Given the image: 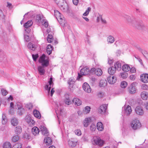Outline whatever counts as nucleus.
<instances>
[{"mask_svg": "<svg viewBox=\"0 0 148 148\" xmlns=\"http://www.w3.org/2000/svg\"><path fill=\"white\" fill-rule=\"evenodd\" d=\"M28 48L32 51H34L36 48L35 45L32 43L29 42L27 45Z\"/></svg>", "mask_w": 148, "mask_h": 148, "instance_id": "34", "label": "nucleus"}, {"mask_svg": "<svg viewBox=\"0 0 148 148\" xmlns=\"http://www.w3.org/2000/svg\"><path fill=\"white\" fill-rule=\"evenodd\" d=\"M73 4L75 5H77L79 2V0H73Z\"/></svg>", "mask_w": 148, "mask_h": 148, "instance_id": "64", "label": "nucleus"}, {"mask_svg": "<svg viewBox=\"0 0 148 148\" xmlns=\"http://www.w3.org/2000/svg\"><path fill=\"white\" fill-rule=\"evenodd\" d=\"M32 132L34 135L36 136L38 134L39 130L37 127H34L32 129Z\"/></svg>", "mask_w": 148, "mask_h": 148, "instance_id": "20", "label": "nucleus"}, {"mask_svg": "<svg viewBox=\"0 0 148 148\" xmlns=\"http://www.w3.org/2000/svg\"><path fill=\"white\" fill-rule=\"evenodd\" d=\"M116 77L113 75H110L107 77L108 82L111 84H114L116 82Z\"/></svg>", "mask_w": 148, "mask_h": 148, "instance_id": "8", "label": "nucleus"}, {"mask_svg": "<svg viewBox=\"0 0 148 148\" xmlns=\"http://www.w3.org/2000/svg\"><path fill=\"white\" fill-rule=\"evenodd\" d=\"M53 36L52 35L48 34L47 38V40L49 43H51L53 41Z\"/></svg>", "mask_w": 148, "mask_h": 148, "instance_id": "44", "label": "nucleus"}, {"mask_svg": "<svg viewBox=\"0 0 148 148\" xmlns=\"http://www.w3.org/2000/svg\"><path fill=\"white\" fill-rule=\"evenodd\" d=\"M24 38L25 40L27 42L29 41L30 40V39L29 38V36L27 35H25Z\"/></svg>", "mask_w": 148, "mask_h": 148, "instance_id": "61", "label": "nucleus"}, {"mask_svg": "<svg viewBox=\"0 0 148 148\" xmlns=\"http://www.w3.org/2000/svg\"><path fill=\"white\" fill-rule=\"evenodd\" d=\"M1 91L2 95L3 96H5L8 93L7 91L4 89H2Z\"/></svg>", "mask_w": 148, "mask_h": 148, "instance_id": "54", "label": "nucleus"}, {"mask_svg": "<svg viewBox=\"0 0 148 148\" xmlns=\"http://www.w3.org/2000/svg\"><path fill=\"white\" fill-rule=\"evenodd\" d=\"M45 18L42 15H37L36 17V21L39 23H41L44 20Z\"/></svg>", "mask_w": 148, "mask_h": 148, "instance_id": "19", "label": "nucleus"}, {"mask_svg": "<svg viewBox=\"0 0 148 148\" xmlns=\"http://www.w3.org/2000/svg\"><path fill=\"white\" fill-rule=\"evenodd\" d=\"M54 15L60 25L62 26L64 25L66 21L63 16L57 10H54Z\"/></svg>", "mask_w": 148, "mask_h": 148, "instance_id": "2", "label": "nucleus"}, {"mask_svg": "<svg viewBox=\"0 0 148 148\" xmlns=\"http://www.w3.org/2000/svg\"><path fill=\"white\" fill-rule=\"evenodd\" d=\"M38 54L34 55H32V57L34 60L36 61V60L37 58H38Z\"/></svg>", "mask_w": 148, "mask_h": 148, "instance_id": "57", "label": "nucleus"}, {"mask_svg": "<svg viewBox=\"0 0 148 148\" xmlns=\"http://www.w3.org/2000/svg\"><path fill=\"white\" fill-rule=\"evenodd\" d=\"M91 8L90 7H88L87 10L86 12L83 14V15L84 16H87L89 13V12L91 10Z\"/></svg>", "mask_w": 148, "mask_h": 148, "instance_id": "51", "label": "nucleus"}, {"mask_svg": "<svg viewBox=\"0 0 148 148\" xmlns=\"http://www.w3.org/2000/svg\"><path fill=\"white\" fill-rule=\"evenodd\" d=\"M52 50V46L50 44L49 45L47 46L46 49V51L49 55L51 53Z\"/></svg>", "mask_w": 148, "mask_h": 148, "instance_id": "28", "label": "nucleus"}, {"mask_svg": "<svg viewBox=\"0 0 148 148\" xmlns=\"http://www.w3.org/2000/svg\"><path fill=\"white\" fill-rule=\"evenodd\" d=\"M90 69L87 67H86L81 69L80 71V74L78 73V78L79 79L82 76V75H85L88 74L90 73Z\"/></svg>", "mask_w": 148, "mask_h": 148, "instance_id": "6", "label": "nucleus"}, {"mask_svg": "<svg viewBox=\"0 0 148 148\" xmlns=\"http://www.w3.org/2000/svg\"><path fill=\"white\" fill-rule=\"evenodd\" d=\"M40 132H42L43 135L45 136H47L49 135V132L46 127L44 126L43 125L40 126Z\"/></svg>", "mask_w": 148, "mask_h": 148, "instance_id": "12", "label": "nucleus"}, {"mask_svg": "<svg viewBox=\"0 0 148 148\" xmlns=\"http://www.w3.org/2000/svg\"><path fill=\"white\" fill-rule=\"evenodd\" d=\"M142 53L144 56L148 60V52L145 50H143Z\"/></svg>", "mask_w": 148, "mask_h": 148, "instance_id": "48", "label": "nucleus"}, {"mask_svg": "<svg viewBox=\"0 0 148 148\" xmlns=\"http://www.w3.org/2000/svg\"><path fill=\"white\" fill-rule=\"evenodd\" d=\"M90 130L92 131H94L96 129V127L95 124H92L90 127Z\"/></svg>", "mask_w": 148, "mask_h": 148, "instance_id": "50", "label": "nucleus"}, {"mask_svg": "<svg viewBox=\"0 0 148 148\" xmlns=\"http://www.w3.org/2000/svg\"><path fill=\"white\" fill-rule=\"evenodd\" d=\"M135 27L139 29H143L144 27V26L142 24L139 23H137L135 25Z\"/></svg>", "mask_w": 148, "mask_h": 148, "instance_id": "43", "label": "nucleus"}, {"mask_svg": "<svg viewBox=\"0 0 148 148\" xmlns=\"http://www.w3.org/2000/svg\"><path fill=\"white\" fill-rule=\"evenodd\" d=\"M41 23L42 25L44 26L45 27H48V22L45 19V18H44V20H43V21Z\"/></svg>", "mask_w": 148, "mask_h": 148, "instance_id": "47", "label": "nucleus"}, {"mask_svg": "<svg viewBox=\"0 0 148 148\" xmlns=\"http://www.w3.org/2000/svg\"><path fill=\"white\" fill-rule=\"evenodd\" d=\"M46 56L45 55L43 54L41 56L39 60V62L41 63L42 66H39L38 67V70L40 75H43L45 73L44 67H47L49 64V61L45 59Z\"/></svg>", "mask_w": 148, "mask_h": 148, "instance_id": "1", "label": "nucleus"}, {"mask_svg": "<svg viewBox=\"0 0 148 148\" xmlns=\"http://www.w3.org/2000/svg\"><path fill=\"white\" fill-rule=\"evenodd\" d=\"M127 86V83L126 82H123L121 83V86L122 88H125Z\"/></svg>", "mask_w": 148, "mask_h": 148, "instance_id": "52", "label": "nucleus"}, {"mask_svg": "<svg viewBox=\"0 0 148 148\" xmlns=\"http://www.w3.org/2000/svg\"><path fill=\"white\" fill-rule=\"evenodd\" d=\"M25 120L30 125H33L35 123V122L29 116H28Z\"/></svg>", "mask_w": 148, "mask_h": 148, "instance_id": "26", "label": "nucleus"}, {"mask_svg": "<svg viewBox=\"0 0 148 148\" xmlns=\"http://www.w3.org/2000/svg\"><path fill=\"white\" fill-rule=\"evenodd\" d=\"M136 83L133 82L132 83L129 88V91L131 94L134 93L136 92V89L135 86Z\"/></svg>", "mask_w": 148, "mask_h": 148, "instance_id": "10", "label": "nucleus"}, {"mask_svg": "<svg viewBox=\"0 0 148 148\" xmlns=\"http://www.w3.org/2000/svg\"><path fill=\"white\" fill-rule=\"evenodd\" d=\"M3 148H11V144L9 142H6L3 144Z\"/></svg>", "mask_w": 148, "mask_h": 148, "instance_id": "45", "label": "nucleus"}, {"mask_svg": "<svg viewBox=\"0 0 148 148\" xmlns=\"http://www.w3.org/2000/svg\"><path fill=\"white\" fill-rule=\"evenodd\" d=\"M82 88L83 90L86 92L90 93L91 92V89L89 84L85 82L83 85Z\"/></svg>", "mask_w": 148, "mask_h": 148, "instance_id": "11", "label": "nucleus"}, {"mask_svg": "<svg viewBox=\"0 0 148 148\" xmlns=\"http://www.w3.org/2000/svg\"><path fill=\"white\" fill-rule=\"evenodd\" d=\"M125 18L126 19L128 22L130 24L133 23L134 20V18L133 17H131L130 16L126 15Z\"/></svg>", "mask_w": 148, "mask_h": 148, "instance_id": "21", "label": "nucleus"}, {"mask_svg": "<svg viewBox=\"0 0 148 148\" xmlns=\"http://www.w3.org/2000/svg\"><path fill=\"white\" fill-rule=\"evenodd\" d=\"M14 131L16 134H20L22 132L21 127L20 126H17L15 128Z\"/></svg>", "mask_w": 148, "mask_h": 148, "instance_id": "35", "label": "nucleus"}, {"mask_svg": "<svg viewBox=\"0 0 148 148\" xmlns=\"http://www.w3.org/2000/svg\"><path fill=\"white\" fill-rule=\"evenodd\" d=\"M65 96L66 97L65 100V103L68 105L70 104L71 103V102L70 101V99H69V96L66 95H65Z\"/></svg>", "mask_w": 148, "mask_h": 148, "instance_id": "46", "label": "nucleus"}, {"mask_svg": "<svg viewBox=\"0 0 148 148\" xmlns=\"http://www.w3.org/2000/svg\"><path fill=\"white\" fill-rule=\"evenodd\" d=\"M24 137L27 139H30V136L27 133H25L24 134Z\"/></svg>", "mask_w": 148, "mask_h": 148, "instance_id": "60", "label": "nucleus"}, {"mask_svg": "<svg viewBox=\"0 0 148 148\" xmlns=\"http://www.w3.org/2000/svg\"><path fill=\"white\" fill-rule=\"evenodd\" d=\"M92 143L94 145L101 146L103 145L104 142L99 137L95 136L92 139Z\"/></svg>", "mask_w": 148, "mask_h": 148, "instance_id": "4", "label": "nucleus"}, {"mask_svg": "<svg viewBox=\"0 0 148 148\" xmlns=\"http://www.w3.org/2000/svg\"><path fill=\"white\" fill-rule=\"evenodd\" d=\"M107 82L106 80H101L99 82V86L100 87H105L107 86Z\"/></svg>", "mask_w": 148, "mask_h": 148, "instance_id": "33", "label": "nucleus"}, {"mask_svg": "<svg viewBox=\"0 0 148 148\" xmlns=\"http://www.w3.org/2000/svg\"><path fill=\"white\" fill-rule=\"evenodd\" d=\"M52 79H53L52 77L50 78L48 82L49 85L46 84L45 86V88L46 90H47V92H48V94L49 95L50 93V95L51 97L52 96L53 94L55 92L54 88H52L50 92L51 87V86H53V83L52 81Z\"/></svg>", "mask_w": 148, "mask_h": 148, "instance_id": "3", "label": "nucleus"}, {"mask_svg": "<svg viewBox=\"0 0 148 148\" xmlns=\"http://www.w3.org/2000/svg\"><path fill=\"white\" fill-rule=\"evenodd\" d=\"M131 126L133 129L136 130L141 127V124L138 120L135 119L132 121Z\"/></svg>", "mask_w": 148, "mask_h": 148, "instance_id": "5", "label": "nucleus"}, {"mask_svg": "<svg viewBox=\"0 0 148 148\" xmlns=\"http://www.w3.org/2000/svg\"><path fill=\"white\" fill-rule=\"evenodd\" d=\"M20 103L19 102H18L17 103V104L18 109V114L21 115L22 114V112L24 110L23 108L22 107V106L20 105Z\"/></svg>", "mask_w": 148, "mask_h": 148, "instance_id": "24", "label": "nucleus"}, {"mask_svg": "<svg viewBox=\"0 0 148 148\" xmlns=\"http://www.w3.org/2000/svg\"><path fill=\"white\" fill-rule=\"evenodd\" d=\"M136 113L139 115H143L144 114V111L143 108L140 106L136 107L135 109Z\"/></svg>", "mask_w": 148, "mask_h": 148, "instance_id": "13", "label": "nucleus"}, {"mask_svg": "<svg viewBox=\"0 0 148 148\" xmlns=\"http://www.w3.org/2000/svg\"><path fill=\"white\" fill-rule=\"evenodd\" d=\"M55 2L58 5L59 4L61 3V0H54Z\"/></svg>", "mask_w": 148, "mask_h": 148, "instance_id": "63", "label": "nucleus"}, {"mask_svg": "<svg viewBox=\"0 0 148 148\" xmlns=\"http://www.w3.org/2000/svg\"><path fill=\"white\" fill-rule=\"evenodd\" d=\"M7 121L6 115L5 114H3L2 116V123L3 124L5 125Z\"/></svg>", "mask_w": 148, "mask_h": 148, "instance_id": "38", "label": "nucleus"}, {"mask_svg": "<svg viewBox=\"0 0 148 148\" xmlns=\"http://www.w3.org/2000/svg\"><path fill=\"white\" fill-rule=\"evenodd\" d=\"M120 75L121 77L123 79L126 78L127 76V74L126 73H121Z\"/></svg>", "mask_w": 148, "mask_h": 148, "instance_id": "53", "label": "nucleus"}, {"mask_svg": "<svg viewBox=\"0 0 148 148\" xmlns=\"http://www.w3.org/2000/svg\"><path fill=\"white\" fill-rule=\"evenodd\" d=\"M130 72L131 73H134L136 72V69L134 67H132L131 69L130 68Z\"/></svg>", "mask_w": 148, "mask_h": 148, "instance_id": "58", "label": "nucleus"}, {"mask_svg": "<svg viewBox=\"0 0 148 148\" xmlns=\"http://www.w3.org/2000/svg\"><path fill=\"white\" fill-rule=\"evenodd\" d=\"M22 145L20 143H19L15 145L12 148H21Z\"/></svg>", "mask_w": 148, "mask_h": 148, "instance_id": "56", "label": "nucleus"}, {"mask_svg": "<svg viewBox=\"0 0 148 148\" xmlns=\"http://www.w3.org/2000/svg\"><path fill=\"white\" fill-rule=\"evenodd\" d=\"M107 40L108 43L111 44L114 42L115 39L113 37L110 35L108 37Z\"/></svg>", "mask_w": 148, "mask_h": 148, "instance_id": "29", "label": "nucleus"}, {"mask_svg": "<svg viewBox=\"0 0 148 148\" xmlns=\"http://www.w3.org/2000/svg\"><path fill=\"white\" fill-rule=\"evenodd\" d=\"M44 142L47 145H51L52 140L50 137H47L45 138Z\"/></svg>", "mask_w": 148, "mask_h": 148, "instance_id": "22", "label": "nucleus"}, {"mask_svg": "<svg viewBox=\"0 0 148 148\" xmlns=\"http://www.w3.org/2000/svg\"><path fill=\"white\" fill-rule=\"evenodd\" d=\"M103 95V93L101 92H99L98 93V96L100 98L102 97Z\"/></svg>", "mask_w": 148, "mask_h": 148, "instance_id": "59", "label": "nucleus"}, {"mask_svg": "<svg viewBox=\"0 0 148 148\" xmlns=\"http://www.w3.org/2000/svg\"><path fill=\"white\" fill-rule=\"evenodd\" d=\"M62 106L61 105H60L59 106L57 105V108H56V112L59 124H60V120L59 119V115H61L62 114Z\"/></svg>", "mask_w": 148, "mask_h": 148, "instance_id": "9", "label": "nucleus"}, {"mask_svg": "<svg viewBox=\"0 0 148 148\" xmlns=\"http://www.w3.org/2000/svg\"><path fill=\"white\" fill-rule=\"evenodd\" d=\"M33 24V22L32 20H29L24 25V27L26 28L31 27Z\"/></svg>", "mask_w": 148, "mask_h": 148, "instance_id": "32", "label": "nucleus"}, {"mask_svg": "<svg viewBox=\"0 0 148 148\" xmlns=\"http://www.w3.org/2000/svg\"><path fill=\"white\" fill-rule=\"evenodd\" d=\"M147 93L145 91L142 92L141 94V96L142 99L144 100L147 99Z\"/></svg>", "mask_w": 148, "mask_h": 148, "instance_id": "36", "label": "nucleus"}, {"mask_svg": "<svg viewBox=\"0 0 148 148\" xmlns=\"http://www.w3.org/2000/svg\"><path fill=\"white\" fill-rule=\"evenodd\" d=\"M123 70L125 72H128L130 70V68L128 65H123L122 67Z\"/></svg>", "mask_w": 148, "mask_h": 148, "instance_id": "39", "label": "nucleus"}, {"mask_svg": "<svg viewBox=\"0 0 148 148\" xmlns=\"http://www.w3.org/2000/svg\"><path fill=\"white\" fill-rule=\"evenodd\" d=\"M141 81L144 83L148 82V74H144L140 76Z\"/></svg>", "mask_w": 148, "mask_h": 148, "instance_id": "17", "label": "nucleus"}, {"mask_svg": "<svg viewBox=\"0 0 148 148\" xmlns=\"http://www.w3.org/2000/svg\"><path fill=\"white\" fill-rule=\"evenodd\" d=\"M121 64L119 62H117L114 64V68L117 70L119 71L121 69Z\"/></svg>", "mask_w": 148, "mask_h": 148, "instance_id": "23", "label": "nucleus"}, {"mask_svg": "<svg viewBox=\"0 0 148 148\" xmlns=\"http://www.w3.org/2000/svg\"><path fill=\"white\" fill-rule=\"evenodd\" d=\"M75 134L79 136H80L81 134V131L79 130H76L75 131Z\"/></svg>", "mask_w": 148, "mask_h": 148, "instance_id": "55", "label": "nucleus"}, {"mask_svg": "<svg viewBox=\"0 0 148 148\" xmlns=\"http://www.w3.org/2000/svg\"><path fill=\"white\" fill-rule=\"evenodd\" d=\"M61 3L59 4L58 6L61 10L64 12L67 11L68 9V6L65 2H64L63 0H61Z\"/></svg>", "mask_w": 148, "mask_h": 148, "instance_id": "7", "label": "nucleus"}, {"mask_svg": "<svg viewBox=\"0 0 148 148\" xmlns=\"http://www.w3.org/2000/svg\"><path fill=\"white\" fill-rule=\"evenodd\" d=\"M107 107L106 104L101 105L98 109V112L100 114H103L106 112Z\"/></svg>", "mask_w": 148, "mask_h": 148, "instance_id": "15", "label": "nucleus"}, {"mask_svg": "<svg viewBox=\"0 0 148 148\" xmlns=\"http://www.w3.org/2000/svg\"><path fill=\"white\" fill-rule=\"evenodd\" d=\"M97 129L99 131H102L103 129V124L101 122H99L97 125Z\"/></svg>", "mask_w": 148, "mask_h": 148, "instance_id": "27", "label": "nucleus"}, {"mask_svg": "<svg viewBox=\"0 0 148 148\" xmlns=\"http://www.w3.org/2000/svg\"><path fill=\"white\" fill-rule=\"evenodd\" d=\"M75 82V79L71 78H69L68 81V84L69 85V87L70 89L73 88L74 84Z\"/></svg>", "mask_w": 148, "mask_h": 148, "instance_id": "18", "label": "nucleus"}, {"mask_svg": "<svg viewBox=\"0 0 148 148\" xmlns=\"http://www.w3.org/2000/svg\"><path fill=\"white\" fill-rule=\"evenodd\" d=\"M77 144V141H73L72 140H69L68 142V144L69 146L72 147H75Z\"/></svg>", "mask_w": 148, "mask_h": 148, "instance_id": "25", "label": "nucleus"}, {"mask_svg": "<svg viewBox=\"0 0 148 148\" xmlns=\"http://www.w3.org/2000/svg\"><path fill=\"white\" fill-rule=\"evenodd\" d=\"M33 114L36 117L40 119L41 117V116L39 112L37 110H34L33 111Z\"/></svg>", "mask_w": 148, "mask_h": 148, "instance_id": "40", "label": "nucleus"}, {"mask_svg": "<svg viewBox=\"0 0 148 148\" xmlns=\"http://www.w3.org/2000/svg\"><path fill=\"white\" fill-rule=\"evenodd\" d=\"M73 103L77 105V106H79L81 105L82 102L79 99L77 98H74L73 100Z\"/></svg>", "mask_w": 148, "mask_h": 148, "instance_id": "30", "label": "nucleus"}, {"mask_svg": "<svg viewBox=\"0 0 148 148\" xmlns=\"http://www.w3.org/2000/svg\"><path fill=\"white\" fill-rule=\"evenodd\" d=\"M124 109V113L127 116L129 115L132 112L131 107L129 105L126 108L125 107Z\"/></svg>", "mask_w": 148, "mask_h": 148, "instance_id": "16", "label": "nucleus"}, {"mask_svg": "<svg viewBox=\"0 0 148 148\" xmlns=\"http://www.w3.org/2000/svg\"><path fill=\"white\" fill-rule=\"evenodd\" d=\"M91 120L90 117L85 118L83 121L84 126L85 127H87L91 122Z\"/></svg>", "mask_w": 148, "mask_h": 148, "instance_id": "14", "label": "nucleus"}, {"mask_svg": "<svg viewBox=\"0 0 148 148\" xmlns=\"http://www.w3.org/2000/svg\"><path fill=\"white\" fill-rule=\"evenodd\" d=\"M11 122L12 125L14 126H16L18 123L17 119L15 118H14L12 119Z\"/></svg>", "mask_w": 148, "mask_h": 148, "instance_id": "37", "label": "nucleus"}, {"mask_svg": "<svg viewBox=\"0 0 148 148\" xmlns=\"http://www.w3.org/2000/svg\"><path fill=\"white\" fill-rule=\"evenodd\" d=\"M90 110V108L89 106H86L83 110V113L85 114H87L89 113Z\"/></svg>", "mask_w": 148, "mask_h": 148, "instance_id": "42", "label": "nucleus"}, {"mask_svg": "<svg viewBox=\"0 0 148 148\" xmlns=\"http://www.w3.org/2000/svg\"><path fill=\"white\" fill-rule=\"evenodd\" d=\"M116 70L114 67H111L108 69V73L111 75H113L115 72Z\"/></svg>", "mask_w": 148, "mask_h": 148, "instance_id": "31", "label": "nucleus"}, {"mask_svg": "<svg viewBox=\"0 0 148 148\" xmlns=\"http://www.w3.org/2000/svg\"><path fill=\"white\" fill-rule=\"evenodd\" d=\"M142 88L144 90H147L148 89V86L146 84H143L142 86Z\"/></svg>", "mask_w": 148, "mask_h": 148, "instance_id": "62", "label": "nucleus"}, {"mask_svg": "<svg viewBox=\"0 0 148 148\" xmlns=\"http://www.w3.org/2000/svg\"><path fill=\"white\" fill-rule=\"evenodd\" d=\"M95 73L97 76H100L102 74V71L100 69L98 68L96 69L95 71Z\"/></svg>", "mask_w": 148, "mask_h": 148, "instance_id": "41", "label": "nucleus"}, {"mask_svg": "<svg viewBox=\"0 0 148 148\" xmlns=\"http://www.w3.org/2000/svg\"><path fill=\"white\" fill-rule=\"evenodd\" d=\"M19 139V137L18 135L14 136L12 138V141L13 142H16L18 141Z\"/></svg>", "mask_w": 148, "mask_h": 148, "instance_id": "49", "label": "nucleus"}]
</instances>
